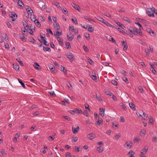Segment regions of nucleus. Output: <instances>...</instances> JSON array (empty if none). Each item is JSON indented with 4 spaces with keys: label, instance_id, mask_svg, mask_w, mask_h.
Instances as JSON below:
<instances>
[{
    "label": "nucleus",
    "instance_id": "obj_1",
    "mask_svg": "<svg viewBox=\"0 0 157 157\" xmlns=\"http://www.w3.org/2000/svg\"><path fill=\"white\" fill-rule=\"evenodd\" d=\"M137 116L140 118H142L144 120L147 119V116L143 111L140 110L136 113Z\"/></svg>",
    "mask_w": 157,
    "mask_h": 157
},
{
    "label": "nucleus",
    "instance_id": "obj_2",
    "mask_svg": "<svg viewBox=\"0 0 157 157\" xmlns=\"http://www.w3.org/2000/svg\"><path fill=\"white\" fill-rule=\"evenodd\" d=\"M155 9L153 6H151V8H147L146 13L150 17H155L154 12Z\"/></svg>",
    "mask_w": 157,
    "mask_h": 157
},
{
    "label": "nucleus",
    "instance_id": "obj_3",
    "mask_svg": "<svg viewBox=\"0 0 157 157\" xmlns=\"http://www.w3.org/2000/svg\"><path fill=\"white\" fill-rule=\"evenodd\" d=\"M132 145V143L130 140L127 141L124 145V146L126 148H130Z\"/></svg>",
    "mask_w": 157,
    "mask_h": 157
},
{
    "label": "nucleus",
    "instance_id": "obj_4",
    "mask_svg": "<svg viewBox=\"0 0 157 157\" xmlns=\"http://www.w3.org/2000/svg\"><path fill=\"white\" fill-rule=\"evenodd\" d=\"M66 55L67 58L69 59L70 61L71 62H73V59L74 58V56L73 54L71 52H67L66 53Z\"/></svg>",
    "mask_w": 157,
    "mask_h": 157
},
{
    "label": "nucleus",
    "instance_id": "obj_5",
    "mask_svg": "<svg viewBox=\"0 0 157 157\" xmlns=\"http://www.w3.org/2000/svg\"><path fill=\"white\" fill-rule=\"evenodd\" d=\"M10 16L11 18V20L12 21H14L16 19L17 17V15L14 13L10 14Z\"/></svg>",
    "mask_w": 157,
    "mask_h": 157
},
{
    "label": "nucleus",
    "instance_id": "obj_6",
    "mask_svg": "<svg viewBox=\"0 0 157 157\" xmlns=\"http://www.w3.org/2000/svg\"><path fill=\"white\" fill-rule=\"evenodd\" d=\"M17 2L21 8L23 9L24 8L25 5L21 0H18Z\"/></svg>",
    "mask_w": 157,
    "mask_h": 157
},
{
    "label": "nucleus",
    "instance_id": "obj_7",
    "mask_svg": "<svg viewBox=\"0 0 157 157\" xmlns=\"http://www.w3.org/2000/svg\"><path fill=\"white\" fill-rule=\"evenodd\" d=\"M87 137L88 138H89L90 140H92L95 137V135L93 133H91L87 135Z\"/></svg>",
    "mask_w": 157,
    "mask_h": 157
},
{
    "label": "nucleus",
    "instance_id": "obj_8",
    "mask_svg": "<svg viewBox=\"0 0 157 157\" xmlns=\"http://www.w3.org/2000/svg\"><path fill=\"white\" fill-rule=\"evenodd\" d=\"M67 39L69 41H71L74 38V35L71 33L67 35Z\"/></svg>",
    "mask_w": 157,
    "mask_h": 157
},
{
    "label": "nucleus",
    "instance_id": "obj_9",
    "mask_svg": "<svg viewBox=\"0 0 157 157\" xmlns=\"http://www.w3.org/2000/svg\"><path fill=\"white\" fill-rule=\"evenodd\" d=\"M146 31L148 32L151 36H154V31L150 28H147Z\"/></svg>",
    "mask_w": 157,
    "mask_h": 157
},
{
    "label": "nucleus",
    "instance_id": "obj_10",
    "mask_svg": "<svg viewBox=\"0 0 157 157\" xmlns=\"http://www.w3.org/2000/svg\"><path fill=\"white\" fill-rule=\"evenodd\" d=\"M33 66L34 67L35 69L36 70H40L41 69L40 66L39 64L36 62H35L34 63Z\"/></svg>",
    "mask_w": 157,
    "mask_h": 157
},
{
    "label": "nucleus",
    "instance_id": "obj_11",
    "mask_svg": "<svg viewBox=\"0 0 157 157\" xmlns=\"http://www.w3.org/2000/svg\"><path fill=\"white\" fill-rule=\"evenodd\" d=\"M140 140V138L139 137L134 136L133 141L135 143H137L139 142Z\"/></svg>",
    "mask_w": 157,
    "mask_h": 157
},
{
    "label": "nucleus",
    "instance_id": "obj_12",
    "mask_svg": "<svg viewBox=\"0 0 157 157\" xmlns=\"http://www.w3.org/2000/svg\"><path fill=\"white\" fill-rule=\"evenodd\" d=\"M103 121L100 118H98V121L95 122V124L100 126L101 124H102Z\"/></svg>",
    "mask_w": 157,
    "mask_h": 157
},
{
    "label": "nucleus",
    "instance_id": "obj_13",
    "mask_svg": "<svg viewBox=\"0 0 157 157\" xmlns=\"http://www.w3.org/2000/svg\"><path fill=\"white\" fill-rule=\"evenodd\" d=\"M72 6L76 10H78L79 12H81V10L80 9V8L79 6L78 5H77L76 4L73 3H72Z\"/></svg>",
    "mask_w": 157,
    "mask_h": 157
},
{
    "label": "nucleus",
    "instance_id": "obj_14",
    "mask_svg": "<svg viewBox=\"0 0 157 157\" xmlns=\"http://www.w3.org/2000/svg\"><path fill=\"white\" fill-rule=\"evenodd\" d=\"M122 44L124 45L123 50H126L127 49L128 46L126 42L124 41H122Z\"/></svg>",
    "mask_w": 157,
    "mask_h": 157
},
{
    "label": "nucleus",
    "instance_id": "obj_15",
    "mask_svg": "<svg viewBox=\"0 0 157 157\" xmlns=\"http://www.w3.org/2000/svg\"><path fill=\"white\" fill-rule=\"evenodd\" d=\"M79 127L78 126L76 128H75L74 127L72 128V131L74 134H75L76 133L79 131Z\"/></svg>",
    "mask_w": 157,
    "mask_h": 157
},
{
    "label": "nucleus",
    "instance_id": "obj_16",
    "mask_svg": "<svg viewBox=\"0 0 157 157\" xmlns=\"http://www.w3.org/2000/svg\"><path fill=\"white\" fill-rule=\"evenodd\" d=\"M135 153L133 152L132 150H131L128 153L127 155H130L129 157H134V155Z\"/></svg>",
    "mask_w": 157,
    "mask_h": 157
},
{
    "label": "nucleus",
    "instance_id": "obj_17",
    "mask_svg": "<svg viewBox=\"0 0 157 157\" xmlns=\"http://www.w3.org/2000/svg\"><path fill=\"white\" fill-rule=\"evenodd\" d=\"M99 110L100 115L102 116H103L105 114V109L100 108Z\"/></svg>",
    "mask_w": 157,
    "mask_h": 157
},
{
    "label": "nucleus",
    "instance_id": "obj_18",
    "mask_svg": "<svg viewBox=\"0 0 157 157\" xmlns=\"http://www.w3.org/2000/svg\"><path fill=\"white\" fill-rule=\"evenodd\" d=\"M146 133V131L145 129H141L140 132V134L141 136H144Z\"/></svg>",
    "mask_w": 157,
    "mask_h": 157
},
{
    "label": "nucleus",
    "instance_id": "obj_19",
    "mask_svg": "<svg viewBox=\"0 0 157 157\" xmlns=\"http://www.w3.org/2000/svg\"><path fill=\"white\" fill-rule=\"evenodd\" d=\"M2 36L6 42L8 40V39L7 35L6 33H3L2 34Z\"/></svg>",
    "mask_w": 157,
    "mask_h": 157
},
{
    "label": "nucleus",
    "instance_id": "obj_20",
    "mask_svg": "<svg viewBox=\"0 0 157 157\" xmlns=\"http://www.w3.org/2000/svg\"><path fill=\"white\" fill-rule=\"evenodd\" d=\"M97 148L98 151L100 153L102 152L104 150V147L101 146L97 147Z\"/></svg>",
    "mask_w": 157,
    "mask_h": 157
},
{
    "label": "nucleus",
    "instance_id": "obj_21",
    "mask_svg": "<svg viewBox=\"0 0 157 157\" xmlns=\"http://www.w3.org/2000/svg\"><path fill=\"white\" fill-rule=\"evenodd\" d=\"M93 97L95 98L97 100L100 101H102V99L101 97L99 95H98L97 94L95 95H94Z\"/></svg>",
    "mask_w": 157,
    "mask_h": 157
},
{
    "label": "nucleus",
    "instance_id": "obj_22",
    "mask_svg": "<svg viewBox=\"0 0 157 157\" xmlns=\"http://www.w3.org/2000/svg\"><path fill=\"white\" fill-rule=\"evenodd\" d=\"M13 66L15 70L17 71H19V66L18 64L16 63L13 64Z\"/></svg>",
    "mask_w": 157,
    "mask_h": 157
},
{
    "label": "nucleus",
    "instance_id": "obj_23",
    "mask_svg": "<svg viewBox=\"0 0 157 157\" xmlns=\"http://www.w3.org/2000/svg\"><path fill=\"white\" fill-rule=\"evenodd\" d=\"M33 21L34 22L35 25L38 27H40L41 26V24L39 22L37 19Z\"/></svg>",
    "mask_w": 157,
    "mask_h": 157
},
{
    "label": "nucleus",
    "instance_id": "obj_24",
    "mask_svg": "<svg viewBox=\"0 0 157 157\" xmlns=\"http://www.w3.org/2000/svg\"><path fill=\"white\" fill-rule=\"evenodd\" d=\"M49 68L50 69L51 72H54L55 70V68L54 66L51 64L49 65Z\"/></svg>",
    "mask_w": 157,
    "mask_h": 157
},
{
    "label": "nucleus",
    "instance_id": "obj_25",
    "mask_svg": "<svg viewBox=\"0 0 157 157\" xmlns=\"http://www.w3.org/2000/svg\"><path fill=\"white\" fill-rule=\"evenodd\" d=\"M135 31H136L137 33L140 36H143V34L141 31L140 29H138L137 28H135Z\"/></svg>",
    "mask_w": 157,
    "mask_h": 157
},
{
    "label": "nucleus",
    "instance_id": "obj_26",
    "mask_svg": "<svg viewBox=\"0 0 157 157\" xmlns=\"http://www.w3.org/2000/svg\"><path fill=\"white\" fill-rule=\"evenodd\" d=\"M148 150V149L147 147H144L143 148L140 153H143L145 154L146 153Z\"/></svg>",
    "mask_w": 157,
    "mask_h": 157
},
{
    "label": "nucleus",
    "instance_id": "obj_27",
    "mask_svg": "<svg viewBox=\"0 0 157 157\" xmlns=\"http://www.w3.org/2000/svg\"><path fill=\"white\" fill-rule=\"evenodd\" d=\"M116 23L119 26H120L124 30L125 29V27L123 24H121L120 22H117Z\"/></svg>",
    "mask_w": 157,
    "mask_h": 157
},
{
    "label": "nucleus",
    "instance_id": "obj_28",
    "mask_svg": "<svg viewBox=\"0 0 157 157\" xmlns=\"http://www.w3.org/2000/svg\"><path fill=\"white\" fill-rule=\"evenodd\" d=\"M26 10L28 13L29 14H30L33 13V11L31 9L30 7H28V8H26Z\"/></svg>",
    "mask_w": 157,
    "mask_h": 157
},
{
    "label": "nucleus",
    "instance_id": "obj_29",
    "mask_svg": "<svg viewBox=\"0 0 157 157\" xmlns=\"http://www.w3.org/2000/svg\"><path fill=\"white\" fill-rule=\"evenodd\" d=\"M19 36L20 39L22 41L24 42L26 41V39L24 35H22V34H20Z\"/></svg>",
    "mask_w": 157,
    "mask_h": 157
},
{
    "label": "nucleus",
    "instance_id": "obj_30",
    "mask_svg": "<svg viewBox=\"0 0 157 157\" xmlns=\"http://www.w3.org/2000/svg\"><path fill=\"white\" fill-rule=\"evenodd\" d=\"M54 27L57 30H59L60 29V27L58 23H56L55 24H54Z\"/></svg>",
    "mask_w": 157,
    "mask_h": 157
},
{
    "label": "nucleus",
    "instance_id": "obj_31",
    "mask_svg": "<svg viewBox=\"0 0 157 157\" xmlns=\"http://www.w3.org/2000/svg\"><path fill=\"white\" fill-rule=\"evenodd\" d=\"M103 23L107 26L110 27H113V25H112L111 24L109 23L108 22H107L105 20Z\"/></svg>",
    "mask_w": 157,
    "mask_h": 157
},
{
    "label": "nucleus",
    "instance_id": "obj_32",
    "mask_svg": "<svg viewBox=\"0 0 157 157\" xmlns=\"http://www.w3.org/2000/svg\"><path fill=\"white\" fill-rule=\"evenodd\" d=\"M54 35L57 37V38L58 37H59V36L62 35V32L59 31L56 32L54 33Z\"/></svg>",
    "mask_w": 157,
    "mask_h": 157
},
{
    "label": "nucleus",
    "instance_id": "obj_33",
    "mask_svg": "<svg viewBox=\"0 0 157 157\" xmlns=\"http://www.w3.org/2000/svg\"><path fill=\"white\" fill-rule=\"evenodd\" d=\"M128 29L132 34H134L136 33L135 31L132 29L131 27H128Z\"/></svg>",
    "mask_w": 157,
    "mask_h": 157
},
{
    "label": "nucleus",
    "instance_id": "obj_34",
    "mask_svg": "<svg viewBox=\"0 0 157 157\" xmlns=\"http://www.w3.org/2000/svg\"><path fill=\"white\" fill-rule=\"evenodd\" d=\"M75 111L76 113L81 114L82 113V112L81 109H75Z\"/></svg>",
    "mask_w": 157,
    "mask_h": 157
},
{
    "label": "nucleus",
    "instance_id": "obj_35",
    "mask_svg": "<svg viewBox=\"0 0 157 157\" xmlns=\"http://www.w3.org/2000/svg\"><path fill=\"white\" fill-rule=\"evenodd\" d=\"M121 134L119 133H117L114 136L115 139L116 140H118L121 137Z\"/></svg>",
    "mask_w": 157,
    "mask_h": 157
},
{
    "label": "nucleus",
    "instance_id": "obj_36",
    "mask_svg": "<svg viewBox=\"0 0 157 157\" xmlns=\"http://www.w3.org/2000/svg\"><path fill=\"white\" fill-rule=\"evenodd\" d=\"M53 4L55 5L57 8L59 9L61 8V7L59 5V3L57 2H55L53 3Z\"/></svg>",
    "mask_w": 157,
    "mask_h": 157
},
{
    "label": "nucleus",
    "instance_id": "obj_37",
    "mask_svg": "<svg viewBox=\"0 0 157 157\" xmlns=\"http://www.w3.org/2000/svg\"><path fill=\"white\" fill-rule=\"evenodd\" d=\"M97 18L98 21L103 23L105 21V20L104 19L102 18L99 16L97 17Z\"/></svg>",
    "mask_w": 157,
    "mask_h": 157
},
{
    "label": "nucleus",
    "instance_id": "obj_38",
    "mask_svg": "<svg viewBox=\"0 0 157 157\" xmlns=\"http://www.w3.org/2000/svg\"><path fill=\"white\" fill-rule=\"evenodd\" d=\"M129 105L131 109L135 110V106L134 105L133 103L132 102L130 103H129Z\"/></svg>",
    "mask_w": 157,
    "mask_h": 157
},
{
    "label": "nucleus",
    "instance_id": "obj_39",
    "mask_svg": "<svg viewBox=\"0 0 157 157\" xmlns=\"http://www.w3.org/2000/svg\"><path fill=\"white\" fill-rule=\"evenodd\" d=\"M90 25H89L88 27V31L90 32H93L94 31V28L90 27Z\"/></svg>",
    "mask_w": 157,
    "mask_h": 157
},
{
    "label": "nucleus",
    "instance_id": "obj_40",
    "mask_svg": "<svg viewBox=\"0 0 157 157\" xmlns=\"http://www.w3.org/2000/svg\"><path fill=\"white\" fill-rule=\"evenodd\" d=\"M43 50L44 51L50 52L51 49L50 48L48 47H45L44 46L43 47Z\"/></svg>",
    "mask_w": 157,
    "mask_h": 157
},
{
    "label": "nucleus",
    "instance_id": "obj_41",
    "mask_svg": "<svg viewBox=\"0 0 157 157\" xmlns=\"http://www.w3.org/2000/svg\"><path fill=\"white\" fill-rule=\"evenodd\" d=\"M18 80L19 82L21 84V85L24 88L25 87V84L21 81V80L19 78L18 79Z\"/></svg>",
    "mask_w": 157,
    "mask_h": 157
},
{
    "label": "nucleus",
    "instance_id": "obj_42",
    "mask_svg": "<svg viewBox=\"0 0 157 157\" xmlns=\"http://www.w3.org/2000/svg\"><path fill=\"white\" fill-rule=\"evenodd\" d=\"M139 41H140V43L142 45L144 46H147L146 43L143 40L141 39H140L139 40Z\"/></svg>",
    "mask_w": 157,
    "mask_h": 157
},
{
    "label": "nucleus",
    "instance_id": "obj_43",
    "mask_svg": "<svg viewBox=\"0 0 157 157\" xmlns=\"http://www.w3.org/2000/svg\"><path fill=\"white\" fill-rule=\"evenodd\" d=\"M71 20L73 23L77 25L78 24L77 20L76 18L75 17L74 18H72Z\"/></svg>",
    "mask_w": 157,
    "mask_h": 157
},
{
    "label": "nucleus",
    "instance_id": "obj_44",
    "mask_svg": "<svg viewBox=\"0 0 157 157\" xmlns=\"http://www.w3.org/2000/svg\"><path fill=\"white\" fill-rule=\"evenodd\" d=\"M84 18L85 19L88 20L90 21H92L95 22V21L94 20H93V19H91L90 17H87L86 16H85L84 17Z\"/></svg>",
    "mask_w": 157,
    "mask_h": 157
},
{
    "label": "nucleus",
    "instance_id": "obj_45",
    "mask_svg": "<svg viewBox=\"0 0 157 157\" xmlns=\"http://www.w3.org/2000/svg\"><path fill=\"white\" fill-rule=\"evenodd\" d=\"M30 18L32 21H33L36 19L35 15L33 13L30 14Z\"/></svg>",
    "mask_w": 157,
    "mask_h": 157
},
{
    "label": "nucleus",
    "instance_id": "obj_46",
    "mask_svg": "<svg viewBox=\"0 0 157 157\" xmlns=\"http://www.w3.org/2000/svg\"><path fill=\"white\" fill-rule=\"evenodd\" d=\"M85 37H86V40H89L90 39V34L88 33H86L85 34Z\"/></svg>",
    "mask_w": 157,
    "mask_h": 157
},
{
    "label": "nucleus",
    "instance_id": "obj_47",
    "mask_svg": "<svg viewBox=\"0 0 157 157\" xmlns=\"http://www.w3.org/2000/svg\"><path fill=\"white\" fill-rule=\"evenodd\" d=\"M17 60V61L18 62V63H19V64L21 66H23V63H22L21 60V59H16Z\"/></svg>",
    "mask_w": 157,
    "mask_h": 157
},
{
    "label": "nucleus",
    "instance_id": "obj_48",
    "mask_svg": "<svg viewBox=\"0 0 157 157\" xmlns=\"http://www.w3.org/2000/svg\"><path fill=\"white\" fill-rule=\"evenodd\" d=\"M120 105L122 107L123 109L125 110H127V108L122 103H121L120 104Z\"/></svg>",
    "mask_w": 157,
    "mask_h": 157
},
{
    "label": "nucleus",
    "instance_id": "obj_49",
    "mask_svg": "<svg viewBox=\"0 0 157 157\" xmlns=\"http://www.w3.org/2000/svg\"><path fill=\"white\" fill-rule=\"evenodd\" d=\"M29 41L33 43H34L36 42L35 40L32 37L30 38Z\"/></svg>",
    "mask_w": 157,
    "mask_h": 157
},
{
    "label": "nucleus",
    "instance_id": "obj_50",
    "mask_svg": "<svg viewBox=\"0 0 157 157\" xmlns=\"http://www.w3.org/2000/svg\"><path fill=\"white\" fill-rule=\"evenodd\" d=\"M61 9L62 10V11L64 13V14H65V13H68V11H67V10L66 8H61Z\"/></svg>",
    "mask_w": 157,
    "mask_h": 157
},
{
    "label": "nucleus",
    "instance_id": "obj_51",
    "mask_svg": "<svg viewBox=\"0 0 157 157\" xmlns=\"http://www.w3.org/2000/svg\"><path fill=\"white\" fill-rule=\"evenodd\" d=\"M105 93L106 94L109 95L110 96H111V95H112V94H113L109 90L105 91Z\"/></svg>",
    "mask_w": 157,
    "mask_h": 157
},
{
    "label": "nucleus",
    "instance_id": "obj_52",
    "mask_svg": "<svg viewBox=\"0 0 157 157\" xmlns=\"http://www.w3.org/2000/svg\"><path fill=\"white\" fill-rule=\"evenodd\" d=\"M49 92L50 95L53 96H56V94L53 91L51 90L49 91Z\"/></svg>",
    "mask_w": 157,
    "mask_h": 157
},
{
    "label": "nucleus",
    "instance_id": "obj_53",
    "mask_svg": "<svg viewBox=\"0 0 157 157\" xmlns=\"http://www.w3.org/2000/svg\"><path fill=\"white\" fill-rule=\"evenodd\" d=\"M149 124H153V118L151 117H150L149 118Z\"/></svg>",
    "mask_w": 157,
    "mask_h": 157
},
{
    "label": "nucleus",
    "instance_id": "obj_54",
    "mask_svg": "<svg viewBox=\"0 0 157 157\" xmlns=\"http://www.w3.org/2000/svg\"><path fill=\"white\" fill-rule=\"evenodd\" d=\"M109 40L110 41H112L113 43L114 44L116 43V42L115 40L113 38V37L110 36V38H109Z\"/></svg>",
    "mask_w": 157,
    "mask_h": 157
},
{
    "label": "nucleus",
    "instance_id": "obj_55",
    "mask_svg": "<svg viewBox=\"0 0 157 157\" xmlns=\"http://www.w3.org/2000/svg\"><path fill=\"white\" fill-rule=\"evenodd\" d=\"M82 113L84 115H85L87 117H89V114L85 110Z\"/></svg>",
    "mask_w": 157,
    "mask_h": 157
},
{
    "label": "nucleus",
    "instance_id": "obj_56",
    "mask_svg": "<svg viewBox=\"0 0 157 157\" xmlns=\"http://www.w3.org/2000/svg\"><path fill=\"white\" fill-rule=\"evenodd\" d=\"M78 140V138L77 137H73L72 138V141L75 142H76Z\"/></svg>",
    "mask_w": 157,
    "mask_h": 157
},
{
    "label": "nucleus",
    "instance_id": "obj_57",
    "mask_svg": "<svg viewBox=\"0 0 157 157\" xmlns=\"http://www.w3.org/2000/svg\"><path fill=\"white\" fill-rule=\"evenodd\" d=\"M83 48L84 51L86 52H87L89 51V49L88 48L86 47L85 45L83 46Z\"/></svg>",
    "mask_w": 157,
    "mask_h": 157
},
{
    "label": "nucleus",
    "instance_id": "obj_58",
    "mask_svg": "<svg viewBox=\"0 0 157 157\" xmlns=\"http://www.w3.org/2000/svg\"><path fill=\"white\" fill-rule=\"evenodd\" d=\"M152 141L153 142H156L157 141V137L154 136L152 139Z\"/></svg>",
    "mask_w": 157,
    "mask_h": 157
},
{
    "label": "nucleus",
    "instance_id": "obj_59",
    "mask_svg": "<svg viewBox=\"0 0 157 157\" xmlns=\"http://www.w3.org/2000/svg\"><path fill=\"white\" fill-rule=\"evenodd\" d=\"M123 20L124 21H127L129 23H131V21H130L129 20V19L127 17H123Z\"/></svg>",
    "mask_w": 157,
    "mask_h": 157
},
{
    "label": "nucleus",
    "instance_id": "obj_60",
    "mask_svg": "<svg viewBox=\"0 0 157 157\" xmlns=\"http://www.w3.org/2000/svg\"><path fill=\"white\" fill-rule=\"evenodd\" d=\"M118 123L117 122H113V123L112 127H113L114 126H115L116 127H118Z\"/></svg>",
    "mask_w": 157,
    "mask_h": 157
},
{
    "label": "nucleus",
    "instance_id": "obj_61",
    "mask_svg": "<svg viewBox=\"0 0 157 157\" xmlns=\"http://www.w3.org/2000/svg\"><path fill=\"white\" fill-rule=\"evenodd\" d=\"M58 40L60 43L63 44V41L62 39L60 38V37H57Z\"/></svg>",
    "mask_w": 157,
    "mask_h": 157
},
{
    "label": "nucleus",
    "instance_id": "obj_62",
    "mask_svg": "<svg viewBox=\"0 0 157 157\" xmlns=\"http://www.w3.org/2000/svg\"><path fill=\"white\" fill-rule=\"evenodd\" d=\"M87 60L88 62L91 65H92L94 64L92 60L91 59H90V58H88L87 59Z\"/></svg>",
    "mask_w": 157,
    "mask_h": 157
},
{
    "label": "nucleus",
    "instance_id": "obj_63",
    "mask_svg": "<svg viewBox=\"0 0 157 157\" xmlns=\"http://www.w3.org/2000/svg\"><path fill=\"white\" fill-rule=\"evenodd\" d=\"M111 82L112 84L115 85H117V82L114 80H112L111 81Z\"/></svg>",
    "mask_w": 157,
    "mask_h": 157
},
{
    "label": "nucleus",
    "instance_id": "obj_64",
    "mask_svg": "<svg viewBox=\"0 0 157 157\" xmlns=\"http://www.w3.org/2000/svg\"><path fill=\"white\" fill-rule=\"evenodd\" d=\"M1 153L3 155V157H6L7 155L6 153L4 151H1Z\"/></svg>",
    "mask_w": 157,
    "mask_h": 157
}]
</instances>
